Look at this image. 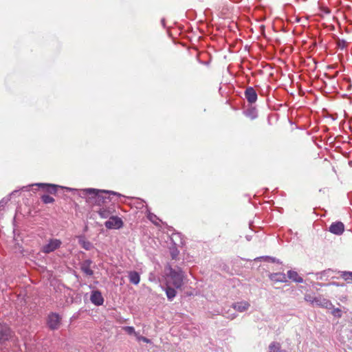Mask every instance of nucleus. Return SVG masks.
Returning a JSON list of instances; mask_svg holds the SVG:
<instances>
[{"label": "nucleus", "instance_id": "8", "mask_svg": "<svg viewBox=\"0 0 352 352\" xmlns=\"http://www.w3.org/2000/svg\"><path fill=\"white\" fill-rule=\"evenodd\" d=\"M329 230L334 234L340 235L344 230V226L342 222L336 221L330 226Z\"/></svg>", "mask_w": 352, "mask_h": 352}, {"label": "nucleus", "instance_id": "11", "mask_svg": "<svg viewBox=\"0 0 352 352\" xmlns=\"http://www.w3.org/2000/svg\"><path fill=\"white\" fill-rule=\"evenodd\" d=\"M269 278L274 282L285 283L287 282V277L284 273H272L269 275Z\"/></svg>", "mask_w": 352, "mask_h": 352}, {"label": "nucleus", "instance_id": "16", "mask_svg": "<svg viewBox=\"0 0 352 352\" xmlns=\"http://www.w3.org/2000/svg\"><path fill=\"white\" fill-rule=\"evenodd\" d=\"M129 280L131 283L138 285L140 280V274L135 271L130 272L129 274Z\"/></svg>", "mask_w": 352, "mask_h": 352}, {"label": "nucleus", "instance_id": "28", "mask_svg": "<svg viewBox=\"0 0 352 352\" xmlns=\"http://www.w3.org/2000/svg\"><path fill=\"white\" fill-rule=\"evenodd\" d=\"M148 218H149V219H150L151 221H153V222H154V220H153V219H154V218H155V219H156V216H155V215H154V214H150V215L148 216Z\"/></svg>", "mask_w": 352, "mask_h": 352}, {"label": "nucleus", "instance_id": "22", "mask_svg": "<svg viewBox=\"0 0 352 352\" xmlns=\"http://www.w3.org/2000/svg\"><path fill=\"white\" fill-rule=\"evenodd\" d=\"M41 199L45 204H52L54 201V199L47 195H44L41 197Z\"/></svg>", "mask_w": 352, "mask_h": 352}, {"label": "nucleus", "instance_id": "9", "mask_svg": "<svg viewBox=\"0 0 352 352\" xmlns=\"http://www.w3.org/2000/svg\"><path fill=\"white\" fill-rule=\"evenodd\" d=\"M90 300L93 304L97 306L101 305L104 302L101 292L97 290L91 292Z\"/></svg>", "mask_w": 352, "mask_h": 352}, {"label": "nucleus", "instance_id": "17", "mask_svg": "<svg viewBox=\"0 0 352 352\" xmlns=\"http://www.w3.org/2000/svg\"><path fill=\"white\" fill-rule=\"evenodd\" d=\"M90 263L91 262L89 261H87L84 262L81 266L82 271L89 276H91L93 274V271L90 267Z\"/></svg>", "mask_w": 352, "mask_h": 352}, {"label": "nucleus", "instance_id": "7", "mask_svg": "<svg viewBox=\"0 0 352 352\" xmlns=\"http://www.w3.org/2000/svg\"><path fill=\"white\" fill-rule=\"evenodd\" d=\"M312 305H316L327 309H331L333 307L332 303L329 300L320 296L314 298Z\"/></svg>", "mask_w": 352, "mask_h": 352}, {"label": "nucleus", "instance_id": "15", "mask_svg": "<svg viewBox=\"0 0 352 352\" xmlns=\"http://www.w3.org/2000/svg\"><path fill=\"white\" fill-rule=\"evenodd\" d=\"M78 243L82 248L86 250H89L92 248L93 245L91 242L87 241L84 236H80L78 237Z\"/></svg>", "mask_w": 352, "mask_h": 352}, {"label": "nucleus", "instance_id": "19", "mask_svg": "<svg viewBox=\"0 0 352 352\" xmlns=\"http://www.w3.org/2000/svg\"><path fill=\"white\" fill-rule=\"evenodd\" d=\"M269 352H285L280 349V344L278 342H272L269 346Z\"/></svg>", "mask_w": 352, "mask_h": 352}, {"label": "nucleus", "instance_id": "14", "mask_svg": "<svg viewBox=\"0 0 352 352\" xmlns=\"http://www.w3.org/2000/svg\"><path fill=\"white\" fill-rule=\"evenodd\" d=\"M287 276L289 279L292 280L296 282V283H302L303 278L300 276L297 272L294 270H289L287 272Z\"/></svg>", "mask_w": 352, "mask_h": 352}, {"label": "nucleus", "instance_id": "23", "mask_svg": "<svg viewBox=\"0 0 352 352\" xmlns=\"http://www.w3.org/2000/svg\"><path fill=\"white\" fill-rule=\"evenodd\" d=\"M124 330L129 334H134L135 336L138 334L133 327H125Z\"/></svg>", "mask_w": 352, "mask_h": 352}, {"label": "nucleus", "instance_id": "20", "mask_svg": "<svg viewBox=\"0 0 352 352\" xmlns=\"http://www.w3.org/2000/svg\"><path fill=\"white\" fill-rule=\"evenodd\" d=\"M340 276L346 281L352 280V272H341Z\"/></svg>", "mask_w": 352, "mask_h": 352}, {"label": "nucleus", "instance_id": "12", "mask_svg": "<svg viewBox=\"0 0 352 352\" xmlns=\"http://www.w3.org/2000/svg\"><path fill=\"white\" fill-rule=\"evenodd\" d=\"M250 306V303L247 301H241L232 304V307L239 312L247 311Z\"/></svg>", "mask_w": 352, "mask_h": 352}, {"label": "nucleus", "instance_id": "13", "mask_svg": "<svg viewBox=\"0 0 352 352\" xmlns=\"http://www.w3.org/2000/svg\"><path fill=\"white\" fill-rule=\"evenodd\" d=\"M35 185L41 187L44 190L51 194H55L59 187L57 185L50 184H36Z\"/></svg>", "mask_w": 352, "mask_h": 352}, {"label": "nucleus", "instance_id": "10", "mask_svg": "<svg viewBox=\"0 0 352 352\" xmlns=\"http://www.w3.org/2000/svg\"><path fill=\"white\" fill-rule=\"evenodd\" d=\"M245 96L250 103H254L257 100V94L253 87H248L245 91Z\"/></svg>", "mask_w": 352, "mask_h": 352}, {"label": "nucleus", "instance_id": "18", "mask_svg": "<svg viewBox=\"0 0 352 352\" xmlns=\"http://www.w3.org/2000/svg\"><path fill=\"white\" fill-rule=\"evenodd\" d=\"M166 294L168 300H172L176 296V291L174 288L170 287V285H166Z\"/></svg>", "mask_w": 352, "mask_h": 352}, {"label": "nucleus", "instance_id": "4", "mask_svg": "<svg viewBox=\"0 0 352 352\" xmlns=\"http://www.w3.org/2000/svg\"><path fill=\"white\" fill-rule=\"evenodd\" d=\"M104 225L108 229H119L122 227L123 221L120 217L112 216L104 223Z\"/></svg>", "mask_w": 352, "mask_h": 352}, {"label": "nucleus", "instance_id": "24", "mask_svg": "<svg viewBox=\"0 0 352 352\" xmlns=\"http://www.w3.org/2000/svg\"><path fill=\"white\" fill-rule=\"evenodd\" d=\"M136 338L138 341H142L144 342H146V343H150L151 342V340L149 339H148L146 337H144V336H140L138 334H137L136 336Z\"/></svg>", "mask_w": 352, "mask_h": 352}, {"label": "nucleus", "instance_id": "26", "mask_svg": "<svg viewBox=\"0 0 352 352\" xmlns=\"http://www.w3.org/2000/svg\"><path fill=\"white\" fill-rule=\"evenodd\" d=\"M338 45L341 47H344L346 46V42L344 41H339Z\"/></svg>", "mask_w": 352, "mask_h": 352}, {"label": "nucleus", "instance_id": "2", "mask_svg": "<svg viewBox=\"0 0 352 352\" xmlns=\"http://www.w3.org/2000/svg\"><path fill=\"white\" fill-rule=\"evenodd\" d=\"M168 273L166 274V285H173L179 289L183 285L184 274L182 270H175L171 267L168 268Z\"/></svg>", "mask_w": 352, "mask_h": 352}, {"label": "nucleus", "instance_id": "5", "mask_svg": "<svg viewBox=\"0 0 352 352\" xmlns=\"http://www.w3.org/2000/svg\"><path fill=\"white\" fill-rule=\"evenodd\" d=\"M61 318L57 314L52 313L49 315L47 324L51 329H57L60 325Z\"/></svg>", "mask_w": 352, "mask_h": 352}, {"label": "nucleus", "instance_id": "27", "mask_svg": "<svg viewBox=\"0 0 352 352\" xmlns=\"http://www.w3.org/2000/svg\"><path fill=\"white\" fill-rule=\"evenodd\" d=\"M305 300L310 302L312 304V301H313L314 298H312L310 296H308V295L305 296Z\"/></svg>", "mask_w": 352, "mask_h": 352}, {"label": "nucleus", "instance_id": "3", "mask_svg": "<svg viewBox=\"0 0 352 352\" xmlns=\"http://www.w3.org/2000/svg\"><path fill=\"white\" fill-rule=\"evenodd\" d=\"M61 241L57 239H52L48 243L42 247L41 251L43 253L49 254L60 248Z\"/></svg>", "mask_w": 352, "mask_h": 352}, {"label": "nucleus", "instance_id": "21", "mask_svg": "<svg viewBox=\"0 0 352 352\" xmlns=\"http://www.w3.org/2000/svg\"><path fill=\"white\" fill-rule=\"evenodd\" d=\"M111 212L109 210L105 209L104 208H100L98 211V214L102 218H107L111 214Z\"/></svg>", "mask_w": 352, "mask_h": 352}, {"label": "nucleus", "instance_id": "25", "mask_svg": "<svg viewBox=\"0 0 352 352\" xmlns=\"http://www.w3.org/2000/svg\"><path fill=\"white\" fill-rule=\"evenodd\" d=\"M340 312H341V311L339 309H336L333 311V314L335 316H336L338 314V316L339 317H340L341 316Z\"/></svg>", "mask_w": 352, "mask_h": 352}, {"label": "nucleus", "instance_id": "6", "mask_svg": "<svg viewBox=\"0 0 352 352\" xmlns=\"http://www.w3.org/2000/svg\"><path fill=\"white\" fill-rule=\"evenodd\" d=\"M11 336L10 329L6 324H0V343L8 340Z\"/></svg>", "mask_w": 352, "mask_h": 352}, {"label": "nucleus", "instance_id": "1", "mask_svg": "<svg viewBox=\"0 0 352 352\" xmlns=\"http://www.w3.org/2000/svg\"><path fill=\"white\" fill-rule=\"evenodd\" d=\"M83 195H88L89 199H94L98 204L107 203L111 200V196L120 197L121 195L114 191L99 190L95 188H87L82 190Z\"/></svg>", "mask_w": 352, "mask_h": 352}]
</instances>
